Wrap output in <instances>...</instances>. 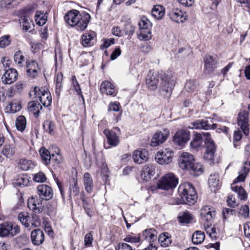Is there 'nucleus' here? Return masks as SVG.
Returning <instances> with one entry per match:
<instances>
[{"label":"nucleus","instance_id":"obj_1","mask_svg":"<svg viewBox=\"0 0 250 250\" xmlns=\"http://www.w3.org/2000/svg\"><path fill=\"white\" fill-rule=\"evenodd\" d=\"M37 193L40 198L32 197L28 199V207L35 213H40L43 210L42 200H49L53 195L52 188L46 185H41L37 187Z\"/></svg>","mask_w":250,"mask_h":250},{"label":"nucleus","instance_id":"obj_2","mask_svg":"<svg viewBox=\"0 0 250 250\" xmlns=\"http://www.w3.org/2000/svg\"><path fill=\"white\" fill-rule=\"evenodd\" d=\"M90 16L88 13L82 15L75 9L68 11L64 16L65 22L71 26H75L78 31H83L87 26Z\"/></svg>","mask_w":250,"mask_h":250},{"label":"nucleus","instance_id":"obj_3","mask_svg":"<svg viewBox=\"0 0 250 250\" xmlns=\"http://www.w3.org/2000/svg\"><path fill=\"white\" fill-rule=\"evenodd\" d=\"M178 192L181 198L182 203L191 205L196 202L197 198L196 193L190 183L181 184L178 188Z\"/></svg>","mask_w":250,"mask_h":250},{"label":"nucleus","instance_id":"obj_4","mask_svg":"<svg viewBox=\"0 0 250 250\" xmlns=\"http://www.w3.org/2000/svg\"><path fill=\"white\" fill-rule=\"evenodd\" d=\"M175 85L174 77L171 74L164 73L161 77L159 92L161 95L169 98Z\"/></svg>","mask_w":250,"mask_h":250},{"label":"nucleus","instance_id":"obj_5","mask_svg":"<svg viewBox=\"0 0 250 250\" xmlns=\"http://www.w3.org/2000/svg\"><path fill=\"white\" fill-rule=\"evenodd\" d=\"M178 183V180L172 173H168L163 176L157 183L158 188L168 190L175 188Z\"/></svg>","mask_w":250,"mask_h":250},{"label":"nucleus","instance_id":"obj_6","mask_svg":"<svg viewBox=\"0 0 250 250\" xmlns=\"http://www.w3.org/2000/svg\"><path fill=\"white\" fill-rule=\"evenodd\" d=\"M32 93L39 99L40 101L44 106L48 107L51 105L52 97L47 88L35 86L34 90L30 93V96Z\"/></svg>","mask_w":250,"mask_h":250},{"label":"nucleus","instance_id":"obj_7","mask_svg":"<svg viewBox=\"0 0 250 250\" xmlns=\"http://www.w3.org/2000/svg\"><path fill=\"white\" fill-rule=\"evenodd\" d=\"M20 232V228L16 224L5 222L0 224V236L5 237L14 236Z\"/></svg>","mask_w":250,"mask_h":250},{"label":"nucleus","instance_id":"obj_8","mask_svg":"<svg viewBox=\"0 0 250 250\" xmlns=\"http://www.w3.org/2000/svg\"><path fill=\"white\" fill-rule=\"evenodd\" d=\"M204 137L206 139V151L204 155V158L206 160L212 162L214 160L215 146L214 142L211 139L210 135L208 132L203 134Z\"/></svg>","mask_w":250,"mask_h":250},{"label":"nucleus","instance_id":"obj_9","mask_svg":"<svg viewBox=\"0 0 250 250\" xmlns=\"http://www.w3.org/2000/svg\"><path fill=\"white\" fill-rule=\"evenodd\" d=\"M173 155V152L171 149H162L156 153L155 159L160 165H167L172 161Z\"/></svg>","mask_w":250,"mask_h":250},{"label":"nucleus","instance_id":"obj_10","mask_svg":"<svg viewBox=\"0 0 250 250\" xmlns=\"http://www.w3.org/2000/svg\"><path fill=\"white\" fill-rule=\"evenodd\" d=\"M169 135V131L167 128L156 132L151 139V146H156L163 144L167 140Z\"/></svg>","mask_w":250,"mask_h":250},{"label":"nucleus","instance_id":"obj_11","mask_svg":"<svg viewBox=\"0 0 250 250\" xmlns=\"http://www.w3.org/2000/svg\"><path fill=\"white\" fill-rule=\"evenodd\" d=\"M249 113L245 110L240 111L238 115L237 123L246 135L249 133Z\"/></svg>","mask_w":250,"mask_h":250},{"label":"nucleus","instance_id":"obj_12","mask_svg":"<svg viewBox=\"0 0 250 250\" xmlns=\"http://www.w3.org/2000/svg\"><path fill=\"white\" fill-rule=\"evenodd\" d=\"M194 159L193 156L188 152H183L179 157V166L182 169H188L192 165Z\"/></svg>","mask_w":250,"mask_h":250},{"label":"nucleus","instance_id":"obj_13","mask_svg":"<svg viewBox=\"0 0 250 250\" xmlns=\"http://www.w3.org/2000/svg\"><path fill=\"white\" fill-rule=\"evenodd\" d=\"M217 127V125L213 124L210 125L209 123L208 120L206 118L201 120H197L191 123V125L189 128L192 129L208 130L209 129H214Z\"/></svg>","mask_w":250,"mask_h":250},{"label":"nucleus","instance_id":"obj_14","mask_svg":"<svg viewBox=\"0 0 250 250\" xmlns=\"http://www.w3.org/2000/svg\"><path fill=\"white\" fill-rule=\"evenodd\" d=\"M159 82L158 74L149 71L146 78V84L149 89L155 90L157 88Z\"/></svg>","mask_w":250,"mask_h":250},{"label":"nucleus","instance_id":"obj_15","mask_svg":"<svg viewBox=\"0 0 250 250\" xmlns=\"http://www.w3.org/2000/svg\"><path fill=\"white\" fill-rule=\"evenodd\" d=\"M17 71L14 68H9L1 77V82L5 84H10L15 82L18 78Z\"/></svg>","mask_w":250,"mask_h":250},{"label":"nucleus","instance_id":"obj_16","mask_svg":"<svg viewBox=\"0 0 250 250\" xmlns=\"http://www.w3.org/2000/svg\"><path fill=\"white\" fill-rule=\"evenodd\" d=\"M170 19L176 22H184L187 20L186 13L179 8H173L169 12Z\"/></svg>","mask_w":250,"mask_h":250},{"label":"nucleus","instance_id":"obj_17","mask_svg":"<svg viewBox=\"0 0 250 250\" xmlns=\"http://www.w3.org/2000/svg\"><path fill=\"white\" fill-rule=\"evenodd\" d=\"M190 138V133L188 131L181 129L177 131L174 135L173 140L179 146H183Z\"/></svg>","mask_w":250,"mask_h":250},{"label":"nucleus","instance_id":"obj_18","mask_svg":"<svg viewBox=\"0 0 250 250\" xmlns=\"http://www.w3.org/2000/svg\"><path fill=\"white\" fill-rule=\"evenodd\" d=\"M200 215L203 220L208 224H211L216 215V212L213 208L204 206L201 209Z\"/></svg>","mask_w":250,"mask_h":250},{"label":"nucleus","instance_id":"obj_19","mask_svg":"<svg viewBox=\"0 0 250 250\" xmlns=\"http://www.w3.org/2000/svg\"><path fill=\"white\" fill-rule=\"evenodd\" d=\"M132 158L135 163L141 164L147 161L148 152L145 149H137L134 151Z\"/></svg>","mask_w":250,"mask_h":250},{"label":"nucleus","instance_id":"obj_20","mask_svg":"<svg viewBox=\"0 0 250 250\" xmlns=\"http://www.w3.org/2000/svg\"><path fill=\"white\" fill-rule=\"evenodd\" d=\"M204 71L209 74L217 67V61L211 56L207 55L204 58Z\"/></svg>","mask_w":250,"mask_h":250},{"label":"nucleus","instance_id":"obj_21","mask_svg":"<svg viewBox=\"0 0 250 250\" xmlns=\"http://www.w3.org/2000/svg\"><path fill=\"white\" fill-rule=\"evenodd\" d=\"M44 233L39 229H35L31 233V239L32 243L35 245H39L44 241Z\"/></svg>","mask_w":250,"mask_h":250},{"label":"nucleus","instance_id":"obj_22","mask_svg":"<svg viewBox=\"0 0 250 250\" xmlns=\"http://www.w3.org/2000/svg\"><path fill=\"white\" fill-rule=\"evenodd\" d=\"M155 173V166L149 164L145 166L141 172V176L146 181L151 179Z\"/></svg>","mask_w":250,"mask_h":250},{"label":"nucleus","instance_id":"obj_23","mask_svg":"<svg viewBox=\"0 0 250 250\" xmlns=\"http://www.w3.org/2000/svg\"><path fill=\"white\" fill-rule=\"evenodd\" d=\"M100 89L102 93L106 95L115 96L117 93L114 85L108 81L103 82L101 84Z\"/></svg>","mask_w":250,"mask_h":250},{"label":"nucleus","instance_id":"obj_24","mask_svg":"<svg viewBox=\"0 0 250 250\" xmlns=\"http://www.w3.org/2000/svg\"><path fill=\"white\" fill-rule=\"evenodd\" d=\"M104 133L105 135L108 143L112 146H116L119 143V139L116 133L112 130L106 129L104 131Z\"/></svg>","mask_w":250,"mask_h":250},{"label":"nucleus","instance_id":"obj_25","mask_svg":"<svg viewBox=\"0 0 250 250\" xmlns=\"http://www.w3.org/2000/svg\"><path fill=\"white\" fill-rule=\"evenodd\" d=\"M208 184L211 191L215 192L220 187L219 177L218 174H211L208 180Z\"/></svg>","mask_w":250,"mask_h":250},{"label":"nucleus","instance_id":"obj_26","mask_svg":"<svg viewBox=\"0 0 250 250\" xmlns=\"http://www.w3.org/2000/svg\"><path fill=\"white\" fill-rule=\"evenodd\" d=\"M142 235L145 240L150 243L156 241L157 238L156 231L155 229H149L144 230Z\"/></svg>","mask_w":250,"mask_h":250},{"label":"nucleus","instance_id":"obj_27","mask_svg":"<svg viewBox=\"0 0 250 250\" xmlns=\"http://www.w3.org/2000/svg\"><path fill=\"white\" fill-rule=\"evenodd\" d=\"M96 34L93 31H89L85 33L82 37V42L83 45L86 46H89L93 44V40L95 37Z\"/></svg>","mask_w":250,"mask_h":250},{"label":"nucleus","instance_id":"obj_28","mask_svg":"<svg viewBox=\"0 0 250 250\" xmlns=\"http://www.w3.org/2000/svg\"><path fill=\"white\" fill-rule=\"evenodd\" d=\"M83 184L86 191L91 193L93 191V184L92 178L89 173H85L83 175Z\"/></svg>","mask_w":250,"mask_h":250},{"label":"nucleus","instance_id":"obj_29","mask_svg":"<svg viewBox=\"0 0 250 250\" xmlns=\"http://www.w3.org/2000/svg\"><path fill=\"white\" fill-rule=\"evenodd\" d=\"M152 16L157 20H161L165 15V8L160 5H156L151 10Z\"/></svg>","mask_w":250,"mask_h":250},{"label":"nucleus","instance_id":"obj_30","mask_svg":"<svg viewBox=\"0 0 250 250\" xmlns=\"http://www.w3.org/2000/svg\"><path fill=\"white\" fill-rule=\"evenodd\" d=\"M28 109L29 112H32L36 117H38L42 106L37 102L31 101L28 103Z\"/></svg>","mask_w":250,"mask_h":250},{"label":"nucleus","instance_id":"obj_31","mask_svg":"<svg viewBox=\"0 0 250 250\" xmlns=\"http://www.w3.org/2000/svg\"><path fill=\"white\" fill-rule=\"evenodd\" d=\"M204 133H203L202 135L200 133H197L193 136V139L190 143L191 148L196 149L202 146Z\"/></svg>","mask_w":250,"mask_h":250},{"label":"nucleus","instance_id":"obj_32","mask_svg":"<svg viewBox=\"0 0 250 250\" xmlns=\"http://www.w3.org/2000/svg\"><path fill=\"white\" fill-rule=\"evenodd\" d=\"M18 165L20 169L24 171L32 169L34 167V164L31 160L25 159H20Z\"/></svg>","mask_w":250,"mask_h":250},{"label":"nucleus","instance_id":"obj_33","mask_svg":"<svg viewBox=\"0 0 250 250\" xmlns=\"http://www.w3.org/2000/svg\"><path fill=\"white\" fill-rule=\"evenodd\" d=\"M69 197L70 200L72 196H75L79 195L80 189L77 184V180L73 178L69 187Z\"/></svg>","mask_w":250,"mask_h":250},{"label":"nucleus","instance_id":"obj_34","mask_svg":"<svg viewBox=\"0 0 250 250\" xmlns=\"http://www.w3.org/2000/svg\"><path fill=\"white\" fill-rule=\"evenodd\" d=\"M35 19L37 24L40 26H42L46 23L47 20V16L46 13H44L43 12L37 11L36 12Z\"/></svg>","mask_w":250,"mask_h":250},{"label":"nucleus","instance_id":"obj_35","mask_svg":"<svg viewBox=\"0 0 250 250\" xmlns=\"http://www.w3.org/2000/svg\"><path fill=\"white\" fill-rule=\"evenodd\" d=\"M231 188L233 191L237 193L238 198L241 200L247 199V193L242 187L231 185Z\"/></svg>","mask_w":250,"mask_h":250},{"label":"nucleus","instance_id":"obj_36","mask_svg":"<svg viewBox=\"0 0 250 250\" xmlns=\"http://www.w3.org/2000/svg\"><path fill=\"white\" fill-rule=\"evenodd\" d=\"M19 21L21 25L22 26L23 29L26 31L30 29L33 25L32 21L29 17L25 16H21L19 20Z\"/></svg>","mask_w":250,"mask_h":250},{"label":"nucleus","instance_id":"obj_37","mask_svg":"<svg viewBox=\"0 0 250 250\" xmlns=\"http://www.w3.org/2000/svg\"><path fill=\"white\" fill-rule=\"evenodd\" d=\"M205 237V236L203 232L196 231L192 235V242L196 245L201 244L204 241Z\"/></svg>","mask_w":250,"mask_h":250},{"label":"nucleus","instance_id":"obj_38","mask_svg":"<svg viewBox=\"0 0 250 250\" xmlns=\"http://www.w3.org/2000/svg\"><path fill=\"white\" fill-rule=\"evenodd\" d=\"M188 170H190L191 174L196 176L201 175L203 172V166L201 164L198 163H193Z\"/></svg>","mask_w":250,"mask_h":250},{"label":"nucleus","instance_id":"obj_39","mask_svg":"<svg viewBox=\"0 0 250 250\" xmlns=\"http://www.w3.org/2000/svg\"><path fill=\"white\" fill-rule=\"evenodd\" d=\"M26 125V121L24 116H19L16 121V126L17 129L19 131H23Z\"/></svg>","mask_w":250,"mask_h":250},{"label":"nucleus","instance_id":"obj_40","mask_svg":"<svg viewBox=\"0 0 250 250\" xmlns=\"http://www.w3.org/2000/svg\"><path fill=\"white\" fill-rule=\"evenodd\" d=\"M249 170L245 167H243L239 172V175L235 178L231 185H234L235 183L244 182L246 179Z\"/></svg>","mask_w":250,"mask_h":250},{"label":"nucleus","instance_id":"obj_41","mask_svg":"<svg viewBox=\"0 0 250 250\" xmlns=\"http://www.w3.org/2000/svg\"><path fill=\"white\" fill-rule=\"evenodd\" d=\"M158 241L162 247H167L171 243V239L168 233H164L159 235Z\"/></svg>","mask_w":250,"mask_h":250},{"label":"nucleus","instance_id":"obj_42","mask_svg":"<svg viewBox=\"0 0 250 250\" xmlns=\"http://www.w3.org/2000/svg\"><path fill=\"white\" fill-rule=\"evenodd\" d=\"M21 108V106L19 102L13 101L10 102L8 105L6 107V110L7 112L10 113H15Z\"/></svg>","mask_w":250,"mask_h":250},{"label":"nucleus","instance_id":"obj_43","mask_svg":"<svg viewBox=\"0 0 250 250\" xmlns=\"http://www.w3.org/2000/svg\"><path fill=\"white\" fill-rule=\"evenodd\" d=\"M14 60L15 63L19 66L23 65V63L24 62L25 59L24 55L21 50H18L15 53Z\"/></svg>","mask_w":250,"mask_h":250},{"label":"nucleus","instance_id":"obj_44","mask_svg":"<svg viewBox=\"0 0 250 250\" xmlns=\"http://www.w3.org/2000/svg\"><path fill=\"white\" fill-rule=\"evenodd\" d=\"M198 85V83L196 80H189L185 85L186 91L188 92H192L196 90Z\"/></svg>","mask_w":250,"mask_h":250},{"label":"nucleus","instance_id":"obj_45","mask_svg":"<svg viewBox=\"0 0 250 250\" xmlns=\"http://www.w3.org/2000/svg\"><path fill=\"white\" fill-rule=\"evenodd\" d=\"M138 39L142 41H147L151 39L152 35L150 30H141L140 33L137 35Z\"/></svg>","mask_w":250,"mask_h":250},{"label":"nucleus","instance_id":"obj_46","mask_svg":"<svg viewBox=\"0 0 250 250\" xmlns=\"http://www.w3.org/2000/svg\"><path fill=\"white\" fill-rule=\"evenodd\" d=\"M181 223H188L192 220V216L188 211H185L179 214L178 217Z\"/></svg>","mask_w":250,"mask_h":250},{"label":"nucleus","instance_id":"obj_47","mask_svg":"<svg viewBox=\"0 0 250 250\" xmlns=\"http://www.w3.org/2000/svg\"><path fill=\"white\" fill-rule=\"evenodd\" d=\"M15 152V147L10 145H5L2 151V154L8 158L13 156Z\"/></svg>","mask_w":250,"mask_h":250},{"label":"nucleus","instance_id":"obj_48","mask_svg":"<svg viewBox=\"0 0 250 250\" xmlns=\"http://www.w3.org/2000/svg\"><path fill=\"white\" fill-rule=\"evenodd\" d=\"M19 220L21 223L24 226L25 228L29 227V224L27 223L29 219V216L28 213L27 212H22L18 214V216Z\"/></svg>","mask_w":250,"mask_h":250},{"label":"nucleus","instance_id":"obj_49","mask_svg":"<svg viewBox=\"0 0 250 250\" xmlns=\"http://www.w3.org/2000/svg\"><path fill=\"white\" fill-rule=\"evenodd\" d=\"M40 153L42 160L45 164H48L51 160L50 152L47 149L43 148L40 149Z\"/></svg>","mask_w":250,"mask_h":250},{"label":"nucleus","instance_id":"obj_50","mask_svg":"<svg viewBox=\"0 0 250 250\" xmlns=\"http://www.w3.org/2000/svg\"><path fill=\"white\" fill-rule=\"evenodd\" d=\"M124 241L131 244L140 243L141 241V237L140 234L137 236L133 235H128L124 239Z\"/></svg>","mask_w":250,"mask_h":250},{"label":"nucleus","instance_id":"obj_51","mask_svg":"<svg viewBox=\"0 0 250 250\" xmlns=\"http://www.w3.org/2000/svg\"><path fill=\"white\" fill-rule=\"evenodd\" d=\"M206 231L208 235L212 239H216L218 237V231L215 228L209 226V224H207L206 228Z\"/></svg>","mask_w":250,"mask_h":250},{"label":"nucleus","instance_id":"obj_52","mask_svg":"<svg viewBox=\"0 0 250 250\" xmlns=\"http://www.w3.org/2000/svg\"><path fill=\"white\" fill-rule=\"evenodd\" d=\"M71 83L73 85V88L77 92V94L79 95H80L82 96V97L83 98V96L82 95L81 89L80 86V84H79L77 79L76 77L75 76H72L71 77Z\"/></svg>","mask_w":250,"mask_h":250},{"label":"nucleus","instance_id":"obj_53","mask_svg":"<svg viewBox=\"0 0 250 250\" xmlns=\"http://www.w3.org/2000/svg\"><path fill=\"white\" fill-rule=\"evenodd\" d=\"M138 25L141 31L143 30H150L148 28L149 26H150V22L146 18H143L140 21Z\"/></svg>","mask_w":250,"mask_h":250},{"label":"nucleus","instance_id":"obj_54","mask_svg":"<svg viewBox=\"0 0 250 250\" xmlns=\"http://www.w3.org/2000/svg\"><path fill=\"white\" fill-rule=\"evenodd\" d=\"M81 199L83 201V207L85 210V213L88 216H92L93 215V211L91 209L90 205L88 202L87 201V200L83 198H82Z\"/></svg>","mask_w":250,"mask_h":250},{"label":"nucleus","instance_id":"obj_55","mask_svg":"<svg viewBox=\"0 0 250 250\" xmlns=\"http://www.w3.org/2000/svg\"><path fill=\"white\" fill-rule=\"evenodd\" d=\"M43 127L46 132L51 134L54 131L55 125L53 122L47 120L44 122Z\"/></svg>","mask_w":250,"mask_h":250},{"label":"nucleus","instance_id":"obj_56","mask_svg":"<svg viewBox=\"0 0 250 250\" xmlns=\"http://www.w3.org/2000/svg\"><path fill=\"white\" fill-rule=\"evenodd\" d=\"M11 42V40L9 35H4L0 38V47L4 48L8 46Z\"/></svg>","mask_w":250,"mask_h":250},{"label":"nucleus","instance_id":"obj_57","mask_svg":"<svg viewBox=\"0 0 250 250\" xmlns=\"http://www.w3.org/2000/svg\"><path fill=\"white\" fill-rule=\"evenodd\" d=\"M34 180L36 182H44L45 181L46 178L45 174L42 172H40L38 173H36L34 175L33 177Z\"/></svg>","mask_w":250,"mask_h":250},{"label":"nucleus","instance_id":"obj_58","mask_svg":"<svg viewBox=\"0 0 250 250\" xmlns=\"http://www.w3.org/2000/svg\"><path fill=\"white\" fill-rule=\"evenodd\" d=\"M17 242L21 245H25L29 242L28 237L25 234H22L17 238Z\"/></svg>","mask_w":250,"mask_h":250},{"label":"nucleus","instance_id":"obj_59","mask_svg":"<svg viewBox=\"0 0 250 250\" xmlns=\"http://www.w3.org/2000/svg\"><path fill=\"white\" fill-rule=\"evenodd\" d=\"M93 236L91 233H87L84 237V246L86 247H89L92 246L93 242Z\"/></svg>","mask_w":250,"mask_h":250},{"label":"nucleus","instance_id":"obj_60","mask_svg":"<svg viewBox=\"0 0 250 250\" xmlns=\"http://www.w3.org/2000/svg\"><path fill=\"white\" fill-rule=\"evenodd\" d=\"M117 250H135L133 246H131L126 243L119 244Z\"/></svg>","mask_w":250,"mask_h":250},{"label":"nucleus","instance_id":"obj_61","mask_svg":"<svg viewBox=\"0 0 250 250\" xmlns=\"http://www.w3.org/2000/svg\"><path fill=\"white\" fill-rule=\"evenodd\" d=\"M32 226L33 227H38L41 225V221L39 216L36 214H33L32 215Z\"/></svg>","mask_w":250,"mask_h":250},{"label":"nucleus","instance_id":"obj_62","mask_svg":"<svg viewBox=\"0 0 250 250\" xmlns=\"http://www.w3.org/2000/svg\"><path fill=\"white\" fill-rule=\"evenodd\" d=\"M120 107V104L118 102L111 103L108 106V110L112 111H119Z\"/></svg>","mask_w":250,"mask_h":250},{"label":"nucleus","instance_id":"obj_63","mask_svg":"<svg viewBox=\"0 0 250 250\" xmlns=\"http://www.w3.org/2000/svg\"><path fill=\"white\" fill-rule=\"evenodd\" d=\"M121 50L119 47H117L110 55V59L114 60L117 59L121 54Z\"/></svg>","mask_w":250,"mask_h":250},{"label":"nucleus","instance_id":"obj_64","mask_svg":"<svg viewBox=\"0 0 250 250\" xmlns=\"http://www.w3.org/2000/svg\"><path fill=\"white\" fill-rule=\"evenodd\" d=\"M244 234L250 239V222H247L244 225Z\"/></svg>","mask_w":250,"mask_h":250}]
</instances>
